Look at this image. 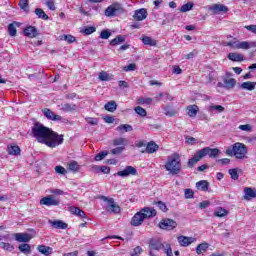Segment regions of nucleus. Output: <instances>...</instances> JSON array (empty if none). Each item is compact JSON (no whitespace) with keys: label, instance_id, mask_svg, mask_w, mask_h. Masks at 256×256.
<instances>
[{"label":"nucleus","instance_id":"obj_1","mask_svg":"<svg viewBox=\"0 0 256 256\" xmlns=\"http://www.w3.org/2000/svg\"><path fill=\"white\" fill-rule=\"evenodd\" d=\"M31 135L36 139L38 143L50 147V149H55L58 145L63 143V135H59L52 131L51 128L36 122L31 129Z\"/></svg>","mask_w":256,"mask_h":256},{"label":"nucleus","instance_id":"obj_2","mask_svg":"<svg viewBox=\"0 0 256 256\" xmlns=\"http://www.w3.org/2000/svg\"><path fill=\"white\" fill-rule=\"evenodd\" d=\"M155 215H157V210L145 207L132 217L131 225L133 227H139L140 225H143L145 219H151V217H155Z\"/></svg>","mask_w":256,"mask_h":256},{"label":"nucleus","instance_id":"obj_3","mask_svg":"<svg viewBox=\"0 0 256 256\" xmlns=\"http://www.w3.org/2000/svg\"><path fill=\"white\" fill-rule=\"evenodd\" d=\"M164 168L170 175H179L181 173V157L179 154L174 153L169 156Z\"/></svg>","mask_w":256,"mask_h":256},{"label":"nucleus","instance_id":"obj_4","mask_svg":"<svg viewBox=\"0 0 256 256\" xmlns=\"http://www.w3.org/2000/svg\"><path fill=\"white\" fill-rule=\"evenodd\" d=\"M226 155L229 157H236V159H245L247 155V146L241 142H236L232 145V148L226 150Z\"/></svg>","mask_w":256,"mask_h":256},{"label":"nucleus","instance_id":"obj_5","mask_svg":"<svg viewBox=\"0 0 256 256\" xmlns=\"http://www.w3.org/2000/svg\"><path fill=\"white\" fill-rule=\"evenodd\" d=\"M227 47H231V49H243L247 51L248 49H253L256 47V41H229L226 43Z\"/></svg>","mask_w":256,"mask_h":256},{"label":"nucleus","instance_id":"obj_6","mask_svg":"<svg viewBox=\"0 0 256 256\" xmlns=\"http://www.w3.org/2000/svg\"><path fill=\"white\" fill-rule=\"evenodd\" d=\"M199 151H200V155H202V158L207 157L208 155L212 159H215V157H219V153H221V150H219V148H210V147H204Z\"/></svg>","mask_w":256,"mask_h":256},{"label":"nucleus","instance_id":"obj_7","mask_svg":"<svg viewBox=\"0 0 256 256\" xmlns=\"http://www.w3.org/2000/svg\"><path fill=\"white\" fill-rule=\"evenodd\" d=\"M165 243L161 242L159 239H150L149 241V253H155V251H161L165 248Z\"/></svg>","mask_w":256,"mask_h":256},{"label":"nucleus","instance_id":"obj_8","mask_svg":"<svg viewBox=\"0 0 256 256\" xmlns=\"http://www.w3.org/2000/svg\"><path fill=\"white\" fill-rule=\"evenodd\" d=\"M61 201L53 195H48L40 200V205H46V207H57Z\"/></svg>","mask_w":256,"mask_h":256},{"label":"nucleus","instance_id":"obj_9","mask_svg":"<svg viewBox=\"0 0 256 256\" xmlns=\"http://www.w3.org/2000/svg\"><path fill=\"white\" fill-rule=\"evenodd\" d=\"M104 201H107L106 211H108V213H121V207L115 203V199L105 198Z\"/></svg>","mask_w":256,"mask_h":256},{"label":"nucleus","instance_id":"obj_10","mask_svg":"<svg viewBox=\"0 0 256 256\" xmlns=\"http://www.w3.org/2000/svg\"><path fill=\"white\" fill-rule=\"evenodd\" d=\"M119 10H121V4L114 3L105 9L104 15L106 17H116Z\"/></svg>","mask_w":256,"mask_h":256},{"label":"nucleus","instance_id":"obj_11","mask_svg":"<svg viewBox=\"0 0 256 256\" xmlns=\"http://www.w3.org/2000/svg\"><path fill=\"white\" fill-rule=\"evenodd\" d=\"M160 229H164L165 231H173L175 227H177V222L172 219H164L159 223Z\"/></svg>","mask_w":256,"mask_h":256},{"label":"nucleus","instance_id":"obj_12","mask_svg":"<svg viewBox=\"0 0 256 256\" xmlns=\"http://www.w3.org/2000/svg\"><path fill=\"white\" fill-rule=\"evenodd\" d=\"M118 177H129L130 175H137V169L133 166H126L124 170L116 173Z\"/></svg>","mask_w":256,"mask_h":256},{"label":"nucleus","instance_id":"obj_13","mask_svg":"<svg viewBox=\"0 0 256 256\" xmlns=\"http://www.w3.org/2000/svg\"><path fill=\"white\" fill-rule=\"evenodd\" d=\"M43 115L46 117V119H49L50 121H61L62 117L60 115L55 114L51 109L44 108L42 110Z\"/></svg>","mask_w":256,"mask_h":256},{"label":"nucleus","instance_id":"obj_14","mask_svg":"<svg viewBox=\"0 0 256 256\" xmlns=\"http://www.w3.org/2000/svg\"><path fill=\"white\" fill-rule=\"evenodd\" d=\"M209 11H212L214 15H219V13H227L229 8L223 4H213L209 7Z\"/></svg>","mask_w":256,"mask_h":256},{"label":"nucleus","instance_id":"obj_15","mask_svg":"<svg viewBox=\"0 0 256 256\" xmlns=\"http://www.w3.org/2000/svg\"><path fill=\"white\" fill-rule=\"evenodd\" d=\"M195 241H197V238L187 236L178 237V243L181 247H189V245H191V243H195Z\"/></svg>","mask_w":256,"mask_h":256},{"label":"nucleus","instance_id":"obj_16","mask_svg":"<svg viewBox=\"0 0 256 256\" xmlns=\"http://www.w3.org/2000/svg\"><path fill=\"white\" fill-rule=\"evenodd\" d=\"M201 159H203V156H202L200 150H198V151H196L194 156L188 160V167L190 169H193V167H195V165H197V163H199V161H201Z\"/></svg>","mask_w":256,"mask_h":256},{"label":"nucleus","instance_id":"obj_17","mask_svg":"<svg viewBox=\"0 0 256 256\" xmlns=\"http://www.w3.org/2000/svg\"><path fill=\"white\" fill-rule=\"evenodd\" d=\"M133 17L136 21H144V19H147V9L141 8L136 10Z\"/></svg>","mask_w":256,"mask_h":256},{"label":"nucleus","instance_id":"obj_18","mask_svg":"<svg viewBox=\"0 0 256 256\" xmlns=\"http://www.w3.org/2000/svg\"><path fill=\"white\" fill-rule=\"evenodd\" d=\"M15 239L18 241V243H29V241H31L32 237H31V234L16 233Z\"/></svg>","mask_w":256,"mask_h":256},{"label":"nucleus","instance_id":"obj_19","mask_svg":"<svg viewBox=\"0 0 256 256\" xmlns=\"http://www.w3.org/2000/svg\"><path fill=\"white\" fill-rule=\"evenodd\" d=\"M68 211H70L72 215H76V217H80L81 219H85L87 217V214H85V211L80 210L79 207L70 206L68 208Z\"/></svg>","mask_w":256,"mask_h":256},{"label":"nucleus","instance_id":"obj_20","mask_svg":"<svg viewBox=\"0 0 256 256\" xmlns=\"http://www.w3.org/2000/svg\"><path fill=\"white\" fill-rule=\"evenodd\" d=\"M244 199L246 201H251V199L256 198V189L246 187L244 188Z\"/></svg>","mask_w":256,"mask_h":256},{"label":"nucleus","instance_id":"obj_21","mask_svg":"<svg viewBox=\"0 0 256 256\" xmlns=\"http://www.w3.org/2000/svg\"><path fill=\"white\" fill-rule=\"evenodd\" d=\"M24 35L26 37H30V39H33V38L37 37L39 35V33L37 32V28H35L34 26H28L24 30Z\"/></svg>","mask_w":256,"mask_h":256},{"label":"nucleus","instance_id":"obj_22","mask_svg":"<svg viewBox=\"0 0 256 256\" xmlns=\"http://www.w3.org/2000/svg\"><path fill=\"white\" fill-rule=\"evenodd\" d=\"M60 111H63L64 113H71L72 111H77V104H61L60 106Z\"/></svg>","mask_w":256,"mask_h":256},{"label":"nucleus","instance_id":"obj_23","mask_svg":"<svg viewBox=\"0 0 256 256\" xmlns=\"http://www.w3.org/2000/svg\"><path fill=\"white\" fill-rule=\"evenodd\" d=\"M228 59L234 62H241V61H244L245 57L243 56V54L232 52L228 54Z\"/></svg>","mask_w":256,"mask_h":256},{"label":"nucleus","instance_id":"obj_24","mask_svg":"<svg viewBox=\"0 0 256 256\" xmlns=\"http://www.w3.org/2000/svg\"><path fill=\"white\" fill-rule=\"evenodd\" d=\"M67 167H68L69 171H72L73 173H77L81 169V166L75 160L68 162Z\"/></svg>","mask_w":256,"mask_h":256},{"label":"nucleus","instance_id":"obj_25","mask_svg":"<svg viewBox=\"0 0 256 256\" xmlns=\"http://www.w3.org/2000/svg\"><path fill=\"white\" fill-rule=\"evenodd\" d=\"M50 225H52L54 229H67V223L61 220L50 221Z\"/></svg>","mask_w":256,"mask_h":256},{"label":"nucleus","instance_id":"obj_26","mask_svg":"<svg viewBox=\"0 0 256 256\" xmlns=\"http://www.w3.org/2000/svg\"><path fill=\"white\" fill-rule=\"evenodd\" d=\"M37 249H38L39 253H41L42 255L49 256V255H51V253H53V248H51L49 246L39 245Z\"/></svg>","mask_w":256,"mask_h":256},{"label":"nucleus","instance_id":"obj_27","mask_svg":"<svg viewBox=\"0 0 256 256\" xmlns=\"http://www.w3.org/2000/svg\"><path fill=\"white\" fill-rule=\"evenodd\" d=\"M197 113H199V106L198 105H189L187 107V114L190 117H197Z\"/></svg>","mask_w":256,"mask_h":256},{"label":"nucleus","instance_id":"obj_28","mask_svg":"<svg viewBox=\"0 0 256 256\" xmlns=\"http://www.w3.org/2000/svg\"><path fill=\"white\" fill-rule=\"evenodd\" d=\"M19 252L23 253L24 255H31V245L27 243L20 244L18 246Z\"/></svg>","mask_w":256,"mask_h":256},{"label":"nucleus","instance_id":"obj_29","mask_svg":"<svg viewBox=\"0 0 256 256\" xmlns=\"http://www.w3.org/2000/svg\"><path fill=\"white\" fill-rule=\"evenodd\" d=\"M17 27H19V23L17 22L8 25V33L10 37H15L17 35Z\"/></svg>","mask_w":256,"mask_h":256},{"label":"nucleus","instance_id":"obj_30","mask_svg":"<svg viewBox=\"0 0 256 256\" xmlns=\"http://www.w3.org/2000/svg\"><path fill=\"white\" fill-rule=\"evenodd\" d=\"M116 131H118L119 133H129L133 131V126L129 124H121L116 128Z\"/></svg>","mask_w":256,"mask_h":256},{"label":"nucleus","instance_id":"obj_31","mask_svg":"<svg viewBox=\"0 0 256 256\" xmlns=\"http://www.w3.org/2000/svg\"><path fill=\"white\" fill-rule=\"evenodd\" d=\"M196 188L200 191H209V182L207 180H201L196 183Z\"/></svg>","mask_w":256,"mask_h":256},{"label":"nucleus","instance_id":"obj_32","mask_svg":"<svg viewBox=\"0 0 256 256\" xmlns=\"http://www.w3.org/2000/svg\"><path fill=\"white\" fill-rule=\"evenodd\" d=\"M227 215H229V211H227V209H225L223 207H218L214 211L215 217H227Z\"/></svg>","mask_w":256,"mask_h":256},{"label":"nucleus","instance_id":"obj_33","mask_svg":"<svg viewBox=\"0 0 256 256\" xmlns=\"http://www.w3.org/2000/svg\"><path fill=\"white\" fill-rule=\"evenodd\" d=\"M223 81L225 84V89H233L235 85H237V80H235L234 78H224Z\"/></svg>","mask_w":256,"mask_h":256},{"label":"nucleus","instance_id":"obj_34","mask_svg":"<svg viewBox=\"0 0 256 256\" xmlns=\"http://www.w3.org/2000/svg\"><path fill=\"white\" fill-rule=\"evenodd\" d=\"M158 149L159 146L155 142L151 141L146 146V153H155Z\"/></svg>","mask_w":256,"mask_h":256},{"label":"nucleus","instance_id":"obj_35","mask_svg":"<svg viewBox=\"0 0 256 256\" xmlns=\"http://www.w3.org/2000/svg\"><path fill=\"white\" fill-rule=\"evenodd\" d=\"M9 155H20L21 154V148L17 145L8 146L7 148Z\"/></svg>","mask_w":256,"mask_h":256},{"label":"nucleus","instance_id":"obj_36","mask_svg":"<svg viewBox=\"0 0 256 256\" xmlns=\"http://www.w3.org/2000/svg\"><path fill=\"white\" fill-rule=\"evenodd\" d=\"M207 249H209V243L207 242L201 243L196 247V253L197 255H201L202 253H205Z\"/></svg>","mask_w":256,"mask_h":256},{"label":"nucleus","instance_id":"obj_37","mask_svg":"<svg viewBox=\"0 0 256 256\" xmlns=\"http://www.w3.org/2000/svg\"><path fill=\"white\" fill-rule=\"evenodd\" d=\"M136 103H137V105H151V103H153V98L139 97V98L136 99Z\"/></svg>","mask_w":256,"mask_h":256},{"label":"nucleus","instance_id":"obj_38","mask_svg":"<svg viewBox=\"0 0 256 256\" xmlns=\"http://www.w3.org/2000/svg\"><path fill=\"white\" fill-rule=\"evenodd\" d=\"M104 109L110 113H113L114 111H117V103L115 101H110L105 104Z\"/></svg>","mask_w":256,"mask_h":256},{"label":"nucleus","instance_id":"obj_39","mask_svg":"<svg viewBox=\"0 0 256 256\" xmlns=\"http://www.w3.org/2000/svg\"><path fill=\"white\" fill-rule=\"evenodd\" d=\"M255 87H256V82L248 81V82H243L241 84V88L246 89L247 91H253Z\"/></svg>","mask_w":256,"mask_h":256},{"label":"nucleus","instance_id":"obj_40","mask_svg":"<svg viewBox=\"0 0 256 256\" xmlns=\"http://www.w3.org/2000/svg\"><path fill=\"white\" fill-rule=\"evenodd\" d=\"M34 13L39 19H43L44 21H47V19H49V16L45 14V11H43V9L41 8H36Z\"/></svg>","mask_w":256,"mask_h":256},{"label":"nucleus","instance_id":"obj_41","mask_svg":"<svg viewBox=\"0 0 256 256\" xmlns=\"http://www.w3.org/2000/svg\"><path fill=\"white\" fill-rule=\"evenodd\" d=\"M142 43L144 45H149L150 47H155V45H157V42L149 36L142 37Z\"/></svg>","mask_w":256,"mask_h":256},{"label":"nucleus","instance_id":"obj_42","mask_svg":"<svg viewBox=\"0 0 256 256\" xmlns=\"http://www.w3.org/2000/svg\"><path fill=\"white\" fill-rule=\"evenodd\" d=\"M98 78L100 81H111V75H109V73H107L106 71H101L98 74Z\"/></svg>","mask_w":256,"mask_h":256},{"label":"nucleus","instance_id":"obj_43","mask_svg":"<svg viewBox=\"0 0 256 256\" xmlns=\"http://www.w3.org/2000/svg\"><path fill=\"white\" fill-rule=\"evenodd\" d=\"M18 5L25 13H29V0H20Z\"/></svg>","mask_w":256,"mask_h":256},{"label":"nucleus","instance_id":"obj_44","mask_svg":"<svg viewBox=\"0 0 256 256\" xmlns=\"http://www.w3.org/2000/svg\"><path fill=\"white\" fill-rule=\"evenodd\" d=\"M119 43H125V36L118 35L114 39L111 40L110 44L119 45Z\"/></svg>","mask_w":256,"mask_h":256},{"label":"nucleus","instance_id":"obj_45","mask_svg":"<svg viewBox=\"0 0 256 256\" xmlns=\"http://www.w3.org/2000/svg\"><path fill=\"white\" fill-rule=\"evenodd\" d=\"M135 113L139 115L140 117H147V110L141 106H137L134 108Z\"/></svg>","mask_w":256,"mask_h":256},{"label":"nucleus","instance_id":"obj_46","mask_svg":"<svg viewBox=\"0 0 256 256\" xmlns=\"http://www.w3.org/2000/svg\"><path fill=\"white\" fill-rule=\"evenodd\" d=\"M193 9V2H188L181 6L180 12L187 13V11H191Z\"/></svg>","mask_w":256,"mask_h":256},{"label":"nucleus","instance_id":"obj_47","mask_svg":"<svg viewBox=\"0 0 256 256\" xmlns=\"http://www.w3.org/2000/svg\"><path fill=\"white\" fill-rule=\"evenodd\" d=\"M126 142H127V140L125 138L120 137V138H117V139L113 140V145L115 147H117L119 145H121L122 147H125Z\"/></svg>","mask_w":256,"mask_h":256},{"label":"nucleus","instance_id":"obj_48","mask_svg":"<svg viewBox=\"0 0 256 256\" xmlns=\"http://www.w3.org/2000/svg\"><path fill=\"white\" fill-rule=\"evenodd\" d=\"M163 251H164L165 255L173 256V249L171 248V244H169L167 242L165 243Z\"/></svg>","mask_w":256,"mask_h":256},{"label":"nucleus","instance_id":"obj_49","mask_svg":"<svg viewBox=\"0 0 256 256\" xmlns=\"http://www.w3.org/2000/svg\"><path fill=\"white\" fill-rule=\"evenodd\" d=\"M0 247L2 249H4V251H13L15 249V247L13 245H11L10 243H6V242H1Z\"/></svg>","mask_w":256,"mask_h":256},{"label":"nucleus","instance_id":"obj_50","mask_svg":"<svg viewBox=\"0 0 256 256\" xmlns=\"http://www.w3.org/2000/svg\"><path fill=\"white\" fill-rule=\"evenodd\" d=\"M209 111H218V113H223V111H225V107L221 105H211L209 107Z\"/></svg>","mask_w":256,"mask_h":256},{"label":"nucleus","instance_id":"obj_51","mask_svg":"<svg viewBox=\"0 0 256 256\" xmlns=\"http://www.w3.org/2000/svg\"><path fill=\"white\" fill-rule=\"evenodd\" d=\"M107 155H109V152L102 151L95 156V161H103V159H105Z\"/></svg>","mask_w":256,"mask_h":256},{"label":"nucleus","instance_id":"obj_52","mask_svg":"<svg viewBox=\"0 0 256 256\" xmlns=\"http://www.w3.org/2000/svg\"><path fill=\"white\" fill-rule=\"evenodd\" d=\"M228 173L231 179H233L234 181H237V179H239V173H237V169H230Z\"/></svg>","mask_w":256,"mask_h":256},{"label":"nucleus","instance_id":"obj_53","mask_svg":"<svg viewBox=\"0 0 256 256\" xmlns=\"http://www.w3.org/2000/svg\"><path fill=\"white\" fill-rule=\"evenodd\" d=\"M54 169L58 175H67V169H65L63 166H56Z\"/></svg>","mask_w":256,"mask_h":256},{"label":"nucleus","instance_id":"obj_54","mask_svg":"<svg viewBox=\"0 0 256 256\" xmlns=\"http://www.w3.org/2000/svg\"><path fill=\"white\" fill-rule=\"evenodd\" d=\"M135 69H137V65L135 63H131L123 67V71H125L126 73H129V71H135Z\"/></svg>","mask_w":256,"mask_h":256},{"label":"nucleus","instance_id":"obj_55","mask_svg":"<svg viewBox=\"0 0 256 256\" xmlns=\"http://www.w3.org/2000/svg\"><path fill=\"white\" fill-rule=\"evenodd\" d=\"M62 39L64 41H67V43H75V41H76V38L73 35H63Z\"/></svg>","mask_w":256,"mask_h":256},{"label":"nucleus","instance_id":"obj_56","mask_svg":"<svg viewBox=\"0 0 256 256\" xmlns=\"http://www.w3.org/2000/svg\"><path fill=\"white\" fill-rule=\"evenodd\" d=\"M175 110L171 109L170 107H165L164 108V114L167 115V117H173L175 116Z\"/></svg>","mask_w":256,"mask_h":256},{"label":"nucleus","instance_id":"obj_57","mask_svg":"<svg viewBox=\"0 0 256 256\" xmlns=\"http://www.w3.org/2000/svg\"><path fill=\"white\" fill-rule=\"evenodd\" d=\"M125 151V146H120L117 148H114L111 150L112 155H120V153H123Z\"/></svg>","mask_w":256,"mask_h":256},{"label":"nucleus","instance_id":"obj_58","mask_svg":"<svg viewBox=\"0 0 256 256\" xmlns=\"http://www.w3.org/2000/svg\"><path fill=\"white\" fill-rule=\"evenodd\" d=\"M185 141L188 145H195L197 143V139L191 136H185Z\"/></svg>","mask_w":256,"mask_h":256},{"label":"nucleus","instance_id":"obj_59","mask_svg":"<svg viewBox=\"0 0 256 256\" xmlns=\"http://www.w3.org/2000/svg\"><path fill=\"white\" fill-rule=\"evenodd\" d=\"M86 123L89 125H99V120L97 118L88 117L86 118Z\"/></svg>","mask_w":256,"mask_h":256},{"label":"nucleus","instance_id":"obj_60","mask_svg":"<svg viewBox=\"0 0 256 256\" xmlns=\"http://www.w3.org/2000/svg\"><path fill=\"white\" fill-rule=\"evenodd\" d=\"M157 205L160 211L167 213V205L163 201H158Z\"/></svg>","mask_w":256,"mask_h":256},{"label":"nucleus","instance_id":"obj_61","mask_svg":"<svg viewBox=\"0 0 256 256\" xmlns=\"http://www.w3.org/2000/svg\"><path fill=\"white\" fill-rule=\"evenodd\" d=\"M141 253H143V248H141L140 246H137L134 248L131 256H139L141 255Z\"/></svg>","mask_w":256,"mask_h":256},{"label":"nucleus","instance_id":"obj_62","mask_svg":"<svg viewBox=\"0 0 256 256\" xmlns=\"http://www.w3.org/2000/svg\"><path fill=\"white\" fill-rule=\"evenodd\" d=\"M111 37V32L109 30H103L100 34L101 39H109Z\"/></svg>","mask_w":256,"mask_h":256},{"label":"nucleus","instance_id":"obj_63","mask_svg":"<svg viewBox=\"0 0 256 256\" xmlns=\"http://www.w3.org/2000/svg\"><path fill=\"white\" fill-rule=\"evenodd\" d=\"M184 195L186 199H193L194 192L191 189H185Z\"/></svg>","mask_w":256,"mask_h":256},{"label":"nucleus","instance_id":"obj_64","mask_svg":"<svg viewBox=\"0 0 256 256\" xmlns=\"http://www.w3.org/2000/svg\"><path fill=\"white\" fill-rule=\"evenodd\" d=\"M96 28L93 26L87 27L84 29L85 35H91L92 33H95Z\"/></svg>","mask_w":256,"mask_h":256}]
</instances>
